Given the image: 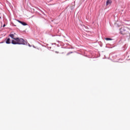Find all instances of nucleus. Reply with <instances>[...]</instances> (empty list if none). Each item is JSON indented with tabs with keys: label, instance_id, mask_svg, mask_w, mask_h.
Returning a JSON list of instances; mask_svg holds the SVG:
<instances>
[{
	"label": "nucleus",
	"instance_id": "nucleus-1",
	"mask_svg": "<svg viewBox=\"0 0 130 130\" xmlns=\"http://www.w3.org/2000/svg\"><path fill=\"white\" fill-rule=\"evenodd\" d=\"M12 44L16 45H27V42L25 41L23 39L21 38H16L15 40H12L11 42Z\"/></svg>",
	"mask_w": 130,
	"mask_h": 130
},
{
	"label": "nucleus",
	"instance_id": "nucleus-2",
	"mask_svg": "<svg viewBox=\"0 0 130 130\" xmlns=\"http://www.w3.org/2000/svg\"><path fill=\"white\" fill-rule=\"evenodd\" d=\"M9 37H11V38H12V39H14L13 40H15V39L17 38L16 37H17V34H16V33H13V34H10L9 35Z\"/></svg>",
	"mask_w": 130,
	"mask_h": 130
},
{
	"label": "nucleus",
	"instance_id": "nucleus-3",
	"mask_svg": "<svg viewBox=\"0 0 130 130\" xmlns=\"http://www.w3.org/2000/svg\"><path fill=\"white\" fill-rule=\"evenodd\" d=\"M17 21L18 23H20V24H21V25H23V26H27V23L26 22L21 21L19 20H17Z\"/></svg>",
	"mask_w": 130,
	"mask_h": 130
},
{
	"label": "nucleus",
	"instance_id": "nucleus-4",
	"mask_svg": "<svg viewBox=\"0 0 130 130\" xmlns=\"http://www.w3.org/2000/svg\"><path fill=\"white\" fill-rule=\"evenodd\" d=\"M6 43L7 44H11V39H10V38H6Z\"/></svg>",
	"mask_w": 130,
	"mask_h": 130
},
{
	"label": "nucleus",
	"instance_id": "nucleus-5",
	"mask_svg": "<svg viewBox=\"0 0 130 130\" xmlns=\"http://www.w3.org/2000/svg\"><path fill=\"white\" fill-rule=\"evenodd\" d=\"M111 3H112V2H111V0H107L106 2V6H108V5H110Z\"/></svg>",
	"mask_w": 130,
	"mask_h": 130
},
{
	"label": "nucleus",
	"instance_id": "nucleus-6",
	"mask_svg": "<svg viewBox=\"0 0 130 130\" xmlns=\"http://www.w3.org/2000/svg\"><path fill=\"white\" fill-rule=\"evenodd\" d=\"M105 40H107V41H109V40H112V39L109 38H106L105 39Z\"/></svg>",
	"mask_w": 130,
	"mask_h": 130
},
{
	"label": "nucleus",
	"instance_id": "nucleus-7",
	"mask_svg": "<svg viewBox=\"0 0 130 130\" xmlns=\"http://www.w3.org/2000/svg\"><path fill=\"white\" fill-rule=\"evenodd\" d=\"M28 45L29 47H31V45H30V44H29V43H27V45Z\"/></svg>",
	"mask_w": 130,
	"mask_h": 130
},
{
	"label": "nucleus",
	"instance_id": "nucleus-8",
	"mask_svg": "<svg viewBox=\"0 0 130 130\" xmlns=\"http://www.w3.org/2000/svg\"><path fill=\"white\" fill-rule=\"evenodd\" d=\"M120 30L121 34H123V33H122V31H121V30H122V28H120Z\"/></svg>",
	"mask_w": 130,
	"mask_h": 130
},
{
	"label": "nucleus",
	"instance_id": "nucleus-9",
	"mask_svg": "<svg viewBox=\"0 0 130 130\" xmlns=\"http://www.w3.org/2000/svg\"><path fill=\"white\" fill-rule=\"evenodd\" d=\"M5 26H6V24H4L3 27H5Z\"/></svg>",
	"mask_w": 130,
	"mask_h": 130
},
{
	"label": "nucleus",
	"instance_id": "nucleus-10",
	"mask_svg": "<svg viewBox=\"0 0 130 130\" xmlns=\"http://www.w3.org/2000/svg\"><path fill=\"white\" fill-rule=\"evenodd\" d=\"M32 46H33L34 48H35V46H34V45H32Z\"/></svg>",
	"mask_w": 130,
	"mask_h": 130
},
{
	"label": "nucleus",
	"instance_id": "nucleus-11",
	"mask_svg": "<svg viewBox=\"0 0 130 130\" xmlns=\"http://www.w3.org/2000/svg\"><path fill=\"white\" fill-rule=\"evenodd\" d=\"M1 17H0V19H1Z\"/></svg>",
	"mask_w": 130,
	"mask_h": 130
}]
</instances>
